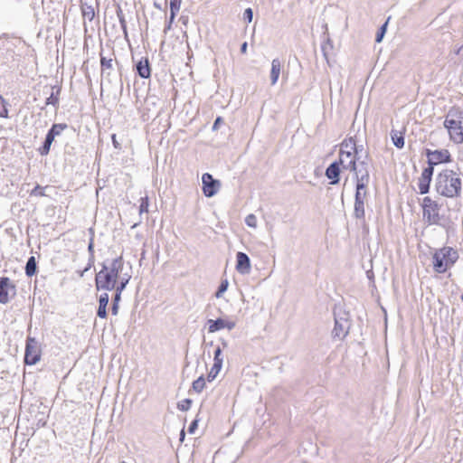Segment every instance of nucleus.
I'll use <instances>...</instances> for the list:
<instances>
[{"mask_svg":"<svg viewBox=\"0 0 463 463\" xmlns=\"http://www.w3.org/2000/svg\"><path fill=\"white\" fill-rule=\"evenodd\" d=\"M130 267H125L122 256L111 260H105L102 263V269L96 274L95 284L97 289L113 290L118 279L124 277L125 274H130Z\"/></svg>","mask_w":463,"mask_h":463,"instance_id":"1","label":"nucleus"},{"mask_svg":"<svg viewBox=\"0 0 463 463\" xmlns=\"http://www.w3.org/2000/svg\"><path fill=\"white\" fill-rule=\"evenodd\" d=\"M435 191L446 198L460 197L462 192L461 173L458 170L444 169L435 177Z\"/></svg>","mask_w":463,"mask_h":463,"instance_id":"2","label":"nucleus"},{"mask_svg":"<svg viewBox=\"0 0 463 463\" xmlns=\"http://www.w3.org/2000/svg\"><path fill=\"white\" fill-rule=\"evenodd\" d=\"M458 259V253L452 247H443L432 255L433 269L437 273H445L451 269Z\"/></svg>","mask_w":463,"mask_h":463,"instance_id":"3","label":"nucleus"},{"mask_svg":"<svg viewBox=\"0 0 463 463\" xmlns=\"http://www.w3.org/2000/svg\"><path fill=\"white\" fill-rule=\"evenodd\" d=\"M441 205L438 202L426 196L422 200L423 220L428 225H438L440 223L441 216L439 210Z\"/></svg>","mask_w":463,"mask_h":463,"instance_id":"4","label":"nucleus"},{"mask_svg":"<svg viewBox=\"0 0 463 463\" xmlns=\"http://www.w3.org/2000/svg\"><path fill=\"white\" fill-rule=\"evenodd\" d=\"M353 171L356 175V185L360 187H367L370 181L368 152H364V156H358L356 170Z\"/></svg>","mask_w":463,"mask_h":463,"instance_id":"5","label":"nucleus"},{"mask_svg":"<svg viewBox=\"0 0 463 463\" xmlns=\"http://www.w3.org/2000/svg\"><path fill=\"white\" fill-rule=\"evenodd\" d=\"M41 358V349L38 342L33 337H28L26 340L24 363L33 365L39 362Z\"/></svg>","mask_w":463,"mask_h":463,"instance_id":"6","label":"nucleus"},{"mask_svg":"<svg viewBox=\"0 0 463 463\" xmlns=\"http://www.w3.org/2000/svg\"><path fill=\"white\" fill-rule=\"evenodd\" d=\"M426 156L428 158V165L433 166L452 161L451 155L448 149H426Z\"/></svg>","mask_w":463,"mask_h":463,"instance_id":"7","label":"nucleus"},{"mask_svg":"<svg viewBox=\"0 0 463 463\" xmlns=\"http://www.w3.org/2000/svg\"><path fill=\"white\" fill-rule=\"evenodd\" d=\"M367 194V187L356 185L354 215L356 219L364 218V198Z\"/></svg>","mask_w":463,"mask_h":463,"instance_id":"8","label":"nucleus"},{"mask_svg":"<svg viewBox=\"0 0 463 463\" xmlns=\"http://www.w3.org/2000/svg\"><path fill=\"white\" fill-rule=\"evenodd\" d=\"M203 192L206 197L215 195L221 186L220 181L214 179L209 173H205L202 176Z\"/></svg>","mask_w":463,"mask_h":463,"instance_id":"9","label":"nucleus"},{"mask_svg":"<svg viewBox=\"0 0 463 463\" xmlns=\"http://www.w3.org/2000/svg\"><path fill=\"white\" fill-rule=\"evenodd\" d=\"M15 295V286L7 277L0 278V303L5 304L9 301V296Z\"/></svg>","mask_w":463,"mask_h":463,"instance_id":"10","label":"nucleus"},{"mask_svg":"<svg viewBox=\"0 0 463 463\" xmlns=\"http://www.w3.org/2000/svg\"><path fill=\"white\" fill-rule=\"evenodd\" d=\"M356 161L353 152H350V150H340L339 160L337 162L344 169L356 170Z\"/></svg>","mask_w":463,"mask_h":463,"instance_id":"11","label":"nucleus"},{"mask_svg":"<svg viewBox=\"0 0 463 463\" xmlns=\"http://www.w3.org/2000/svg\"><path fill=\"white\" fill-rule=\"evenodd\" d=\"M250 260L249 256L241 251L236 254V270L242 275H247L250 272Z\"/></svg>","mask_w":463,"mask_h":463,"instance_id":"12","label":"nucleus"},{"mask_svg":"<svg viewBox=\"0 0 463 463\" xmlns=\"http://www.w3.org/2000/svg\"><path fill=\"white\" fill-rule=\"evenodd\" d=\"M207 324L209 325L208 326V331L210 333H214L216 331H219L221 329H223V328H227L229 330H232L235 327V323L232 322V321H226L224 319H222V318H218L216 320H213V319H209Z\"/></svg>","mask_w":463,"mask_h":463,"instance_id":"13","label":"nucleus"},{"mask_svg":"<svg viewBox=\"0 0 463 463\" xmlns=\"http://www.w3.org/2000/svg\"><path fill=\"white\" fill-rule=\"evenodd\" d=\"M101 79L110 81V75L113 71V59L107 58L103 52H100Z\"/></svg>","mask_w":463,"mask_h":463,"instance_id":"14","label":"nucleus"},{"mask_svg":"<svg viewBox=\"0 0 463 463\" xmlns=\"http://www.w3.org/2000/svg\"><path fill=\"white\" fill-rule=\"evenodd\" d=\"M282 67H283V62L279 58H275L272 60L271 69H270V73H269L270 84L272 86L277 84Z\"/></svg>","mask_w":463,"mask_h":463,"instance_id":"15","label":"nucleus"},{"mask_svg":"<svg viewBox=\"0 0 463 463\" xmlns=\"http://www.w3.org/2000/svg\"><path fill=\"white\" fill-rule=\"evenodd\" d=\"M348 333V322L346 320L336 319L333 329V336L343 339Z\"/></svg>","mask_w":463,"mask_h":463,"instance_id":"16","label":"nucleus"},{"mask_svg":"<svg viewBox=\"0 0 463 463\" xmlns=\"http://www.w3.org/2000/svg\"><path fill=\"white\" fill-rule=\"evenodd\" d=\"M340 165L338 162H333L326 170V176L330 179L331 184H336L339 182Z\"/></svg>","mask_w":463,"mask_h":463,"instance_id":"17","label":"nucleus"},{"mask_svg":"<svg viewBox=\"0 0 463 463\" xmlns=\"http://www.w3.org/2000/svg\"><path fill=\"white\" fill-rule=\"evenodd\" d=\"M137 71L138 73V75L143 78V79H147L150 77L151 75V69H150V65H149V61H148V59L147 58H143L141 59L137 66Z\"/></svg>","mask_w":463,"mask_h":463,"instance_id":"18","label":"nucleus"},{"mask_svg":"<svg viewBox=\"0 0 463 463\" xmlns=\"http://www.w3.org/2000/svg\"><path fill=\"white\" fill-rule=\"evenodd\" d=\"M109 301V296L108 293H103L99 298V307L97 311L98 317L105 318L107 317V307Z\"/></svg>","mask_w":463,"mask_h":463,"instance_id":"19","label":"nucleus"},{"mask_svg":"<svg viewBox=\"0 0 463 463\" xmlns=\"http://www.w3.org/2000/svg\"><path fill=\"white\" fill-rule=\"evenodd\" d=\"M448 132L449 135V138L452 142H454L455 144L463 143V128L461 124L455 128H452Z\"/></svg>","mask_w":463,"mask_h":463,"instance_id":"20","label":"nucleus"},{"mask_svg":"<svg viewBox=\"0 0 463 463\" xmlns=\"http://www.w3.org/2000/svg\"><path fill=\"white\" fill-rule=\"evenodd\" d=\"M50 96L46 99L45 105H52L57 108L59 105V96L61 93V88L53 86L52 87Z\"/></svg>","mask_w":463,"mask_h":463,"instance_id":"21","label":"nucleus"},{"mask_svg":"<svg viewBox=\"0 0 463 463\" xmlns=\"http://www.w3.org/2000/svg\"><path fill=\"white\" fill-rule=\"evenodd\" d=\"M391 139L397 148H402L404 146V136L402 131L392 129L391 131Z\"/></svg>","mask_w":463,"mask_h":463,"instance_id":"22","label":"nucleus"},{"mask_svg":"<svg viewBox=\"0 0 463 463\" xmlns=\"http://www.w3.org/2000/svg\"><path fill=\"white\" fill-rule=\"evenodd\" d=\"M449 57L453 60L457 57L460 61H463V43H453L450 47Z\"/></svg>","mask_w":463,"mask_h":463,"instance_id":"23","label":"nucleus"},{"mask_svg":"<svg viewBox=\"0 0 463 463\" xmlns=\"http://www.w3.org/2000/svg\"><path fill=\"white\" fill-rule=\"evenodd\" d=\"M130 279H131V274H125L124 277H122L120 279H118V283L116 284V287L114 288V289L116 290V294H118V296L121 297V293L126 288Z\"/></svg>","mask_w":463,"mask_h":463,"instance_id":"24","label":"nucleus"},{"mask_svg":"<svg viewBox=\"0 0 463 463\" xmlns=\"http://www.w3.org/2000/svg\"><path fill=\"white\" fill-rule=\"evenodd\" d=\"M53 140V137L47 133L43 145L39 148V153L42 156H46L49 154Z\"/></svg>","mask_w":463,"mask_h":463,"instance_id":"25","label":"nucleus"},{"mask_svg":"<svg viewBox=\"0 0 463 463\" xmlns=\"http://www.w3.org/2000/svg\"><path fill=\"white\" fill-rule=\"evenodd\" d=\"M430 182L431 181L430 179H428L427 177L420 175V177L419 178V183H418V186H419L420 194H426L429 193Z\"/></svg>","mask_w":463,"mask_h":463,"instance_id":"26","label":"nucleus"},{"mask_svg":"<svg viewBox=\"0 0 463 463\" xmlns=\"http://www.w3.org/2000/svg\"><path fill=\"white\" fill-rule=\"evenodd\" d=\"M36 260L33 256L30 257L25 265V274L28 277H32L36 273Z\"/></svg>","mask_w":463,"mask_h":463,"instance_id":"27","label":"nucleus"},{"mask_svg":"<svg viewBox=\"0 0 463 463\" xmlns=\"http://www.w3.org/2000/svg\"><path fill=\"white\" fill-rule=\"evenodd\" d=\"M66 128V124H53L48 133L55 138V137L59 136Z\"/></svg>","mask_w":463,"mask_h":463,"instance_id":"28","label":"nucleus"},{"mask_svg":"<svg viewBox=\"0 0 463 463\" xmlns=\"http://www.w3.org/2000/svg\"><path fill=\"white\" fill-rule=\"evenodd\" d=\"M353 149H356V142L354 137L342 142L340 150H350V152H353Z\"/></svg>","mask_w":463,"mask_h":463,"instance_id":"29","label":"nucleus"},{"mask_svg":"<svg viewBox=\"0 0 463 463\" xmlns=\"http://www.w3.org/2000/svg\"><path fill=\"white\" fill-rule=\"evenodd\" d=\"M204 385H205V380H204L203 376H200L197 380L194 381L193 389L196 392H201L203 390Z\"/></svg>","mask_w":463,"mask_h":463,"instance_id":"30","label":"nucleus"},{"mask_svg":"<svg viewBox=\"0 0 463 463\" xmlns=\"http://www.w3.org/2000/svg\"><path fill=\"white\" fill-rule=\"evenodd\" d=\"M214 363L213 364L215 365V367H219V366H222V349L218 346L215 350H214Z\"/></svg>","mask_w":463,"mask_h":463,"instance_id":"31","label":"nucleus"},{"mask_svg":"<svg viewBox=\"0 0 463 463\" xmlns=\"http://www.w3.org/2000/svg\"><path fill=\"white\" fill-rule=\"evenodd\" d=\"M149 201L148 197L145 196L140 199L139 214L148 213Z\"/></svg>","mask_w":463,"mask_h":463,"instance_id":"32","label":"nucleus"},{"mask_svg":"<svg viewBox=\"0 0 463 463\" xmlns=\"http://www.w3.org/2000/svg\"><path fill=\"white\" fill-rule=\"evenodd\" d=\"M245 223L247 226L256 229L257 228V217L255 214H248L245 218Z\"/></svg>","mask_w":463,"mask_h":463,"instance_id":"33","label":"nucleus"},{"mask_svg":"<svg viewBox=\"0 0 463 463\" xmlns=\"http://www.w3.org/2000/svg\"><path fill=\"white\" fill-rule=\"evenodd\" d=\"M449 115H450V112L448 114V116L444 121V127L448 129V131L450 130L452 128H455L461 124L460 122H458L455 119L449 118Z\"/></svg>","mask_w":463,"mask_h":463,"instance_id":"34","label":"nucleus"},{"mask_svg":"<svg viewBox=\"0 0 463 463\" xmlns=\"http://www.w3.org/2000/svg\"><path fill=\"white\" fill-rule=\"evenodd\" d=\"M387 24H388V21L385 22L378 30L377 33H376V37H375V41L376 43H381L383 39V36L386 33V28H387Z\"/></svg>","mask_w":463,"mask_h":463,"instance_id":"35","label":"nucleus"},{"mask_svg":"<svg viewBox=\"0 0 463 463\" xmlns=\"http://www.w3.org/2000/svg\"><path fill=\"white\" fill-rule=\"evenodd\" d=\"M181 6V0H170V11H172V16L176 15Z\"/></svg>","mask_w":463,"mask_h":463,"instance_id":"36","label":"nucleus"},{"mask_svg":"<svg viewBox=\"0 0 463 463\" xmlns=\"http://www.w3.org/2000/svg\"><path fill=\"white\" fill-rule=\"evenodd\" d=\"M191 404H192L191 399H184L178 402L177 408L182 411H186L190 409Z\"/></svg>","mask_w":463,"mask_h":463,"instance_id":"37","label":"nucleus"},{"mask_svg":"<svg viewBox=\"0 0 463 463\" xmlns=\"http://www.w3.org/2000/svg\"><path fill=\"white\" fill-rule=\"evenodd\" d=\"M83 16L91 21L95 16V12L92 6L84 7L82 10Z\"/></svg>","mask_w":463,"mask_h":463,"instance_id":"38","label":"nucleus"},{"mask_svg":"<svg viewBox=\"0 0 463 463\" xmlns=\"http://www.w3.org/2000/svg\"><path fill=\"white\" fill-rule=\"evenodd\" d=\"M222 367L219 366V367H215V365L213 364V367L211 368V371L209 372L208 373V376H207V379L209 382H212L213 381L216 376L218 375V373H220Z\"/></svg>","mask_w":463,"mask_h":463,"instance_id":"39","label":"nucleus"},{"mask_svg":"<svg viewBox=\"0 0 463 463\" xmlns=\"http://www.w3.org/2000/svg\"><path fill=\"white\" fill-rule=\"evenodd\" d=\"M121 297L118 294H115L113 298V303L111 307V312L114 316H116L118 312V302L120 301Z\"/></svg>","mask_w":463,"mask_h":463,"instance_id":"40","label":"nucleus"},{"mask_svg":"<svg viewBox=\"0 0 463 463\" xmlns=\"http://www.w3.org/2000/svg\"><path fill=\"white\" fill-rule=\"evenodd\" d=\"M227 288H228V281L224 280L219 286V288L215 293V297L218 298H221L222 296V294L227 290Z\"/></svg>","mask_w":463,"mask_h":463,"instance_id":"41","label":"nucleus"},{"mask_svg":"<svg viewBox=\"0 0 463 463\" xmlns=\"http://www.w3.org/2000/svg\"><path fill=\"white\" fill-rule=\"evenodd\" d=\"M433 172H434V166L429 165L428 167L423 169V171L421 173V175H423L424 177H427L428 179H430L431 181L432 180Z\"/></svg>","mask_w":463,"mask_h":463,"instance_id":"42","label":"nucleus"},{"mask_svg":"<svg viewBox=\"0 0 463 463\" xmlns=\"http://www.w3.org/2000/svg\"><path fill=\"white\" fill-rule=\"evenodd\" d=\"M243 18L244 20H246L248 23H250L252 21V18H253V12H252V9L251 8H247L245 9L244 13H243Z\"/></svg>","mask_w":463,"mask_h":463,"instance_id":"43","label":"nucleus"},{"mask_svg":"<svg viewBox=\"0 0 463 463\" xmlns=\"http://www.w3.org/2000/svg\"><path fill=\"white\" fill-rule=\"evenodd\" d=\"M88 251L90 253V261L94 262V243L93 239L90 240L89 245H88Z\"/></svg>","mask_w":463,"mask_h":463,"instance_id":"44","label":"nucleus"},{"mask_svg":"<svg viewBox=\"0 0 463 463\" xmlns=\"http://www.w3.org/2000/svg\"><path fill=\"white\" fill-rule=\"evenodd\" d=\"M364 146L362 145L357 146L356 149H353V155L355 156V159L357 160L358 156H364Z\"/></svg>","mask_w":463,"mask_h":463,"instance_id":"45","label":"nucleus"},{"mask_svg":"<svg viewBox=\"0 0 463 463\" xmlns=\"http://www.w3.org/2000/svg\"><path fill=\"white\" fill-rule=\"evenodd\" d=\"M175 18V15H173V18H172V11H170L169 21L164 29L165 33H166V32L171 29L172 24H173Z\"/></svg>","mask_w":463,"mask_h":463,"instance_id":"46","label":"nucleus"},{"mask_svg":"<svg viewBox=\"0 0 463 463\" xmlns=\"http://www.w3.org/2000/svg\"><path fill=\"white\" fill-rule=\"evenodd\" d=\"M0 117L1 118H8V109L6 108V102L3 103L2 109H0Z\"/></svg>","mask_w":463,"mask_h":463,"instance_id":"47","label":"nucleus"},{"mask_svg":"<svg viewBox=\"0 0 463 463\" xmlns=\"http://www.w3.org/2000/svg\"><path fill=\"white\" fill-rule=\"evenodd\" d=\"M197 426H198V420L195 419L194 420L192 421V423L190 424L189 428H188V432L189 433H194L195 431V430L197 429Z\"/></svg>","mask_w":463,"mask_h":463,"instance_id":"48","label":"nucleus"},{"mask_svg":"<svg viewBox=\"0 0 463 463\" xmlns=\"http://www.w3.org/2000/svg\"><path fill=\"white\" fill-rule=\"evenodd\" d=\"M111 139H112V143H113V146L116 148V149H121V145L120 143L117 140V136L115 134H113L111 136Z\"/></svg>","mask_w":463,"mask_h":463,"instance_id":"49","label":"nucleus"},{"mask_svg":"<svg viewBox=\"0 0 463 463\" xmlns=\"http://www.w3.org/2000/svg\"><path fill=\"white\" fill-rule=\"evenodd\" d=\"M119 22H120V25L122 27V30L124 32V34L127 36L128 32H127V25H126L125 18L123 16H119Z\"/></svg>","mask_w":463,"mask_h":463,"instance_id":"50","label":"nucleus"},{"mask_svg":"<svg viewBox=\"0 0 463 463\" xmlns=\"http://www.w3.org/2000/svg\"><path fill=\"white\" fill-rule=\"evenodd\" d=\"M222 121V118L218 117L214 123H213V129H216L218 128V125H220V123Z\"/></svg>","mask_w":463,"mask_h":463,"instance_id":"51","label":"nucleus"},{"mask_svg":"<svg viewBox=\"0 0 463 463\" xmlns=\"http://www.w3.org/2000/svg\"><path fill=\"white\" fill-rule=\"evenodd\" d=\"M247 48H248V44L247 43H243L241 46V53H246L247 52Z\"/></svg>","mask_w":463,"mask_h":463,"instance_id":"52","label":"nucleus"},{"mask_svg":"<svg viewBox=\"0 0 463 463\" xmlns=\"http://www.w3.org/2000/svg\"><path fill=\"white\" fill-rule=\"evenodd\" d=\"M92 263H93V262H90V261L89 260V266H88L84 270H82V273H80V276H83V273H85V271H87V270L90 268V266L92 265Z\"/></svg>","mask_w":463,"mask_h":463,"instance_id":"53","label":"nucleus"},{"mask_svg":"<svg viewBox=\"0 0 463 463\" xmlns=\"http://www.w3.org/2000/svg\"><path fill=\"white\" fill-rule=\"evenodd\" d=\"M92 263H93V262H90V261L89 260V266H88L84 270H82V273H80V276H83V273H85V271H87V270L90 268V266L92 265Z\"/></svg>","mask_w":463,"mask_h":463,"instance_id":"54","label":"nucleus"},{"mask_svg":"<svg viewBox=\"0 0 463 463\" xmlns=\"http://www.w3.org/2000/svg\"><path fill=\"white\" fill-rule=\"evenodd\" d=\"M184 431H182V432H181V439H184Z\"/></svg>","mask_w":463,"mask_h":463,"instance_id":"55","label":"nucleus"},{"mask_svg":"<svg viewBox=\"0 0 463 463\" xmlns=\"http://www.w3.org/2000/svg\"><path fill=\"white\" fill-rule=\"evenodd\" d=\"M0 101H1L2 103H5V99H4L2 97H0Z\"/></svg>","mask_w":463,"mask_h":463,"instance_id":"56","label":"nucleus"},{"mask_svg":"<svg viewBox=\"0 0 463 463\" xmlns=\"http://www.w3.org/2000/svg\"><path fill=\"white\" fill-rule=\"evenodd\" d=\"M155 6H156V8H161V7H160V5H157V4H155Z\"/></svg>","mask_w":463,"mask_h":463,"instance_id":"57","label":"nucleus"},{"mask_svg":"<svg viewBox=\"0 0 463 463\" xmlns=\"http://www.w3.org/2000/svg\"><path fill=\"white\" fill-rule=\"evenodd\" d=\"M445 37H450V33H448V34H444Z\"/></svg>","mask_w":463,"mask_h":463,"instance_id":"58","label":"nucleus"},{"mask_svg":"<svg viewBox=\"0 0 463 463\" xmlns=\"http://www.w3.org/2000/svg\"><path fill=\"white\" fill-rule=\"evenodd\" d=\"M461 299H462V301H463V294L461 295Z\"/></svg>","mask_w":463,"mask_h":463,"instance_id":"59","label":"nucleus"}]
</instances>
